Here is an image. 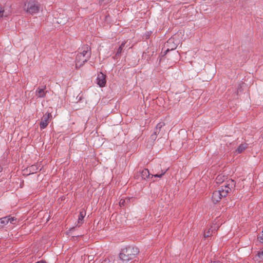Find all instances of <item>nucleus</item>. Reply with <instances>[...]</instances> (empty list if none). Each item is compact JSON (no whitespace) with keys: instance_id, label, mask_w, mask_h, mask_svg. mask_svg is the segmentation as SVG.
<instances>
[{"instance_id":"nucleus-1","label":"nucleus","mask_w":263,"mask_h":263,"mask_svg":"<svg viewBox=\"0 0 263 263\" xmlns=\"http://www.w3.org/2000/svg\"><path fill=\"white\" fill-rule=\"evenodd\" d=\"M234 180L229 179L220 186L218 190L215 191L212 194V199L214 203L218 202L222 197H226L233 189L235 187Z\"/></svg>"},{"instance_id":"nucleus-2","label":"nucleus","mask_w":263,"mask_h":263,"mask_svg":"<svg viewBox=\"0 0 263 263\" xmlns=\"http://www.w3.org/2000/svg\"><path fill=\"white\" fill-rule=\"evenodd\" d=\"M139 252L137 248L128 246L122 250L119 254L120 258L123 261H127L133 259Z\"/></svg>"},{"instance_id":"nucleus-3","label":"nucleus","mask_w":263,"mask_h":263,"mask_svg":"<svg viewBox=\"0 0 263 263\" xmlns=\"http://www.w3.org/2000/svg\"><path fill=\"white\" fill-rule=\"evenodd\" d=\"M24 9L27 12L34 14L39 12L40 4L35 0H26Z\"/></svg>"},{"instance_id":"nucleus-4","label":"nucleus","mask_w":263,"mask_h":263,"mask_svg":"<svg viewBox=\"0 0 263 263\" xmlns=\"http://www.w3.org/2000/svg\"><path fill=\"white\" fill-rule=\"evenodd\" d=\"M17 221V218L10 215L0 218V223L2 228L9 222L12 224H15Z\"/></svg>"},{"instance_id":"nucleus-5","label":"nucleus","mask_w":263,"mask_h":263,"mask_svg":"<svg viewBox=\"0 0 263 263\" xmlns=\"http://www.w3.org/2000/svg\"><path fill=\"white\" fill-rule=\"evenodd\" d=\"M177 41H176V42H175L174 38L171 37L169 39L165 45V47L167 48L166 50L164 51L165 54H166L168 51L175 49L177 47Z\"/></svg>"},{"instance_id":"nucleus-6","label":"nucleus","mask_w":263,"mask_h":263,"mask_svg":"<svg viewBox=\"0 0 263 263\" xmlns=\"http://www.w3.org/2000/svg\"><path fill=\"white\" fill-rule=\"evenodd\" d=\"M79 53L84 55V62H87L90 59L91 54L90 47L87 45L83 46L81 51Z\"/></svg>"},{"instance_id":"nucleus-7","label":"nucleus","mask_w":263,"mask_h":263,"mask_svg":"<svg viewBox=\"0 0 263 263\" xmlns=\"http://www.w3.org/2000/svg\"><path fill=\"white\" fill-rule=\"evenodd\" d=\"M52 115L50 112H48L43 116L41 119L40 126L41 129L45 128L49 124V119L51 118Z\"/></svg>"},{"instance_id":"nucleus-8","label":"nucleus","mask_w":263,"mask_h":263,"mask_svg":"<svg viewBox=\"0 0 263 263\" xmlns=\"http://www.w3.org/2000/svg\"><path fill=\"white\" fill-rule=\"evenodd\" d=\"M96 80L97 84L100 87H103L105 86L106 83V76L102 72L98 74Z\"/></svg>"},{"instance_id":"nucleus-9","label":"nucleus","mask_w":263,"mask_h":263,"mask_svg":"<svg viewBox=\"0 0 263 263\" xmlns=\"http://www.w3.org/2000/svg\"><path fill=\"white\" fill-rule=\"evenodd\" d=\"M84 60V55L79 53L76 57V67L78 68L81 67L86 62Z\"/></svg>"},{"instance_id":"nucleus-10","label":"nucleus","mask_w":263,"mask_h":263,"mask_svg":"<svg viewBox=\"0 0 263 263\" xmlns=\"http://www.w3.org/2000/svg\"><path fill=\"white\" fill-rule=\"evenodd\" d=\"M219 228V226L216 224H213V226L211 227L210 229H209L206 231L204 232V237H209L211 236L213 233L216 231L218 228Z\"/></svg>"},{"instance_id":"nucleus-11","label":"nucleus","mask_w":263,"mask_h":263,"mask_svg":"<svg viewBox=\"0 0 263 263\" xmlns=\"http://www.w3.org/2000/svg\"><path fill=\"white\" fill-rule=\"evenodd\" d=\"M46 86L39 87L37 88L35 91V95L38 98H44L46 96L47 91H45Z\"/></svg>"},{"instance_id":"nucleus-12","label":"nucleus","mask_w":263,"mask_h":263,"mask_svg":"<svg viewBox=\"0 0 263 263\" xmlns=\"http://www.w3.org/2000/svg\"><path fill=\"white\" fill-rule=\"evenodd\" d=\"M165 125V123L164 122H160L156 125L155 130L154 133L151 136V138L153 140H155L157 138V130L160 129Z\"/></svg>"},{"instance_id":"nucleus-13","label":"nucleus","mask_w":263,"mask_h":263,"mask_svg":"<svg viewBox=\"0 0 263 263\" xmlns=\"http://www.w3.org/2000/svg\"><path fill=\"white\" fill-rule=\"evenodd\" d=\"M10 14V11L5 9V7L0 4V19L4 17L8 16Z\"/></svg>"},{"instance_id":"nucleus-14","label":"nucleus","mask_w":263,"mask_h":263,"mask_svg":"<svg viewBox=\"0 0 263 263\" xmlns=\"http://www.w3.org/2000/svg\"><path fill=\"white\" fill-rule=\"evenodd\" d=\"M247 146L248 144L247 143H243L240 144L236 149V153H237V154L241 153L247 148Z\"/></svg>"},{"instance_id":"nucleus-15","label":"nucleus","mask_w":263,"mask_h":263,"mask_svg":"<svg viewBox=\"0 0 263 263\" xmlns=\"http://www.w3.org/2000/svg\"><path fill=\"white\" fill-rule=\"evenodd\" d=\"M141 175L142 179H146L149 176V171L146 168L143 169L141 172Z\"/></svg>"},{"instance_id":"nucleus-16","label":"nucleus","mask_w":263,"mask_h":263,"mask_svg":"<svg viewBox=\"0 0 263 263\" xmlns=\"http://www.w3.org/2000/svg\"><path fill=\"white\" fill-rule=\"evenodd\" d=\"M126 43V42H123V43H122L121 45L120 46V47H119V48L117 50V53L116 54V57H119L121 53H122V52L123 51V48L125 46Z\"/></svg>"},{"instance_id":"nucleus-17","label":"nucleus","mask_w":263,"mask_h":263,"mask_svg":"<svg viewBox=\"0 0 263 263\" xmlns=\"http://www.w3.org/2000/svg\"><path fill=\"white\" fill-rule=\"evenodd\" d=\"M86 215V212L85 211H81L80 213V215L78 218V223H82V221L83 220V218Z\"/></svg>"},{"instance_id":"nucleus-18","label":"nucleus","mask_w":263,"mask_h":263,"mask_svg":"<svg viewBox=\"0 0 263 263\" xmlns=\"http://www.w3.org/2000/svg\"><path fill=\"white\" fill-rule=\"evenodd\" d=\"M224 176H222L221 175H219L216 178V181L218 183H223L224 181Z\"/></svg>"},{"instance_id":"nucleus-19","label":"nucleus","mask_w":263,"mask_h":263,"mask_svg":"<svg viewBox=\"0 0 263 263\" xmlns=\"http://www.w3.org/2000/svg\"><path fill=\"white\" fill-rule=\"evenodd\" d=\"M167 170H166L165 171H164L161 170V173L160 174H159V173H157L155 175H153L152 177L154 176L155 177L161 178L166 173Z\"/></svg>"},{"instance_id":"nucleus-20","label":"nucleus","mask_w":263,"mask_h":263,"mask_svg":"<svg viewBox=\"0 0 263 263\" xmlns=\"http://www.w3.org/2000/svg\"><path fill=\"white\" fill-rule=\"evenodd\" d=\"M257 256L259 260H263V248L258 252Z\"/></svg>"},{"instance_id":"nucleus-21","label":"nucleus","mask_w":263,"mask_h":263,"mask_svg":"<svg viewBox=\"0 0 263 263\" xmlns=\"http://www.w3.org/2000/svg\"><path fill=\"white\" fill-rule=\"evenodd\" d=\"M29 171L32 173H34V172H35L37 170V166L35 165H32L29 167Z\"/></svg>"},{"instance_id":"nucleus-22","label":"nucleus","mask_w":263,"mask_h":263,"mask_svg":"<svg viewBox=\"0 0 263 263\" xmlns=\"http://www.w3.org/2000/svg\"><path fill=\"white\" fill-rule=\"evenodd\" d=\"M112 0H100L99 3L101 5H106L110 3Z\"/></svg>"},{"instance_id":"nucleus-23","label":"nucleus","mask_w":263,"mask_h":263,"mask_svg":"<svg viewBox=\"0 0 263 263\" xmlns=\"http://www.w3.org/2000/svg\"><path fill=\"white\" fill-rule=\"evenodd\" d=\"M101 263H112V259L109 258H105L103 261H102Z\"/></svg>"},{"instance_id":"nucleus-24","label":"nucleus","mask_w":263,"mask_h":263,"mask_svg":"<svg viewBox=\"0 0 263 263\" xmlns=\"http://www.w3.org/2000/svg\"><path fill=\"white\" fill-rule=\"evenodd\" d=\"M125 199H121L119 202V205L120 206H123L125 205Z\"/></svg>"},{"instance_id":"nucleus-25","label":"nucleus","mask_w":263,"mask_h":263,"mask_svg":"<svg viewBox=\"0 0 263 263\" xmlns=\"http://www.w3.org/2000/svg\"><path fill=\"white\" fill-rule=\"evenodd\" d=\"M157 135L159 136L160 138L162 137L163 134L162 133V132H161V129L160 130H157Z\"/></svg>"},{"instance_id":"nucleus-26","label":"nucleus","mask_w":263,"mask_h":263,"mask_svg":"<svg viewBox=\"0 0 263 263\" xmlns=\"http://www.w3.org/2000/svg\"><path fill=\"white\" fill-rule=\"evenodd\" d=\"M67 21V20H66L65 21H62V20H60V21H58L57 22L59 23V24H64L66 23V21Z\"/></svg>"},{"instance_id":"nucleus-27","label":"nucleus","mask_w":263,"mask_h":263,"mask_svg":"<svg viewBox=\"0 0 263 263\" xmlns=\"http://www.w3.org/2000/svg\"><path fill=\"white\" fill-rule=\"evenodd\" d=\"M88 259L89 260H92L93 259V256H88Z\"/></svg>"},{"instance_id":"nucleus-28","label":"nucleus","mask_w":263,"mask_h":263,"mask_svg":"<svg viewBox=\"0 0 263 263\" xmlns=\"http://www.w3.org/2000/svg\"><path fill=\"white\" fill-rule=\"evenodd\" d=\"M37 263H47V262L45 260H42L41 261H39Z\"/></svg>"},{"instance_id":"nucleus-29","label":"nucleus","mask_w":263,"mask_h":263,"mask_svg":"<svg viewBox=\"0 0 263 263\" xmlns=\"http://www.w3.org/2000/svg\"><path fill=\"white\" fill-rule=\"evenodd\" d=\"M213 263H221V262L219 261H214Z\"/></svg>"},{"instance_id":"nucleus-30","label":"nucleus","mask_w":263,"mask_h":263,"mask_svg":"<svg viewBox=\"0 0 263 263\" xmlns=\"http://www.w3.org/2000/svg\"><path fill=\"white\" fill-rule=\"evenodd\" d=\"M2 170H3V168H2V166L0 165V172H1L2 171Z\"/></svg>"}]
</instances>
